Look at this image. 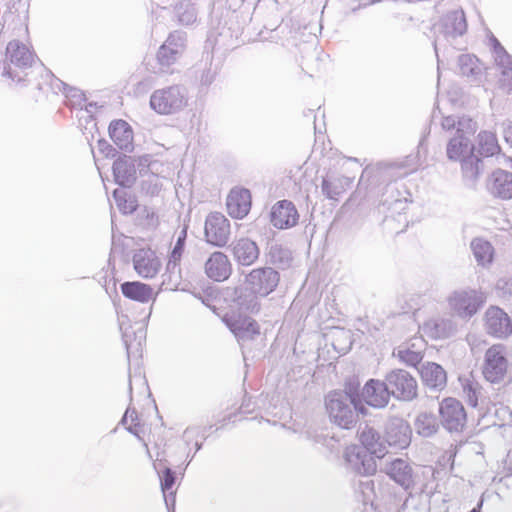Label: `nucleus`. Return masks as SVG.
<instances>
[{
  "label": "nucleus",
  "mask_w": 512,
  "mask_h": 512,
  "mask_svg": "<svg viewBox=\"0 0 512 512\" xmlns=\"http://www.w3.org/2000/svg\"><path fill=\"white\" fill-rule=\"evenodd\" d=\"M279 280V273L272 267L252 269L245 275L244 286L236 289L238 305L247 311H259L258 296L265 297L273 292Z\"/></svg>",
  "instance_id": "nucleus-1"
},
{
  "label": "nucleus",
  "mask_w": 512,
  "mask_h": 512,
  "mask_svg": "<svg viewBox=\"0 0 512 512\" xmlns=\"http://www.w3.org/2000/svg\"><path fill=\"white\" fill-rule=\"evenodd\" d=\"M441 127L447 132L455 131L447 144V157L452 161H461L473 154V145L470 137L477 130V123L469 116H445L442 118Z\"/></svg>",
  "instance_id": "nucleus-2"
},
{
  "label": "nucleus",
  "mask_w": 512,
  "mask_h": 512,
  "mask_svg": "<svg viewBox=\"0 0 512 512\" xmlns=\"http://www.w3.org/2000/svg\"><path fill=\"white\" fill-rule=\"evenodd\" d=\"M509 368L507 348L503 344H493L484 354L482 374L486 381L498 384L504 381Z\"/></svg>",
  "instance_id": "nucleus-3"
},
{
  "label": "nucleus",
  "mask_w": 512,
  "mask_h": 512,
  "mask_svg": "<svg viewBox=\"0 0 512 512\" xmlns=\"http://www.w3.org/2000/svg\"><path fill=\"white\" fill-rule=\"evenodd\" d=\"M354 400L347 394L331 392L325 400L330 420L344 429H350L356 422V415L351 408Z\"/></svg>",
  "instance_id": "nucleus-4"
},
{
  "label": "nucleus",
  "mask_w": 512,
  "mask_h": 512,
  "mask_svg": "<svg viewBox=\"0 0 512 512\" xmlns=\"http://www.w3.org/2000/svg\"><path fill=\"white\" fill-rule=\"evenodd\" d=\"M484 301L483 294L474 289L455 290L447 298L450 310L463 319L474 316Z\"/></svg>",
  "instance_id": "nucleus-5"
},
{
  "label": "nucleus",
  "mask_w": 512,
  "mask_h": 512,
  "mask_svg": "<svg viewBox=\"0 0 512 512\" xmlns=\"http://www.w3.org/2000/svg\"><path fill=\"white\" fill-rule=\"evenodd\" d=\"M441 423L449 432H462L467 421L466 411L455 398L444 399L439 406Z\"/></svg>",
  "instance_id": "nucleus-6"
},
{
  "label": "nucleus",
  "mask_w": 512,
  "mask_h": 512,
  "mask_svg": "<svg viewBox=\"0 0 512 512\" xmlns=\"http://www.w3.org/2000/svg\"><path fill=\"white\" fill-rule=\"evenodd\" d=\"M386 384L390 395L395 396L397 399L410 401L417 396V382L405 370L391 371L386 376Z\"/></svg>",
  "instance_id": "nucleus-7"
},
{
  "label": "nucleus",
  "mask_w": 512,
  "mask_h": 512,
  "mask_svg": "<svg viewBox=\"0 0 512 512\" xmlns=\"http://www.w3.org/2000/svg\"><path fill=\"white\" fill-rule=\"evenodd\" d=\"M6 57L10 64L4 69L3 74L10 77L12 80L17 79L18 81L21 80V77L16 74L12 65L17 68L26 69L31 67L35 61V56L30 49L18 40H12L8 43Z\"/></svg>",
  "instance_id": "nucleus-8"
},
{
  "label": "nucleus",
  "mask_w": 512,
  "mask_h": 512,
  "mask_svg": "<svg viewBox=\"0 0 512 512\" xmlns=\"http://www.w3.org/2000/svg\"><path fill=\"white\" fill-rule=\"evenodd\" d=\"M484 327L487 334L498 339H506L512 334V320L498 306H490L485 311Z\"/></svg>",
  "instance_id": "nucleus-9"
},
{
  "label": "nucleus",
  "mask_w": 512,
  "mask_h": 512,
  "mask_svg": "<svg viewBox=\"0 0 512 512\" xmlns=\"http://www.w3.org/2000/svg\"><path fill=\"white\" fill-rule=\"evenodd\" d=\"M223 321L239 342L252 340L260 333L257 322L248 316L231 312L223 317Z\"/></svg>",
  "instance_id": "nucleus-10"
},
{
  "label": "nucleus",
  "mask_w": 512,
  "mask_h": 512,
  "mask_svg": "<svg viewBox=\"0 0 512 512\" xmlns=\"http://www.w3.org/2000/svg\"><path fill=\"white\" fill-rule=\"evenodd\" d=\"M138 167L142 177V193L151 197L157 196L160 191L158 176L160 163L150 155H143L138 159Z\"/></svg>",
  "instance_id": "nucleus-11"
},
{
  "label": "nucleus",
  "mask_w": 512,
  "mask_h": 512,
  "mask_svg": "<svg viewBox=\"0 0 512 512\" xmlns=\"http://www.w3.org/2000/svg\"><path fill=\"white\" fill-rule=\"evenodd\" d=\"M344 459L348 466L360 475H372L376 472V463L373 458L364 453L357 445L346 447Z\"/></svg>",
  "instance_id": "nucleus-12"
},
{
  "label": "nucleus",
  "mask_w": 512,
  "mask_h": 512,
  "mask_svg": "<svg viewBox=\"0 0 512 512\" xmlns=\"http://www.w3.org/2000/svg\"><path fill=\"white\" fill-rule=\"evenodd\" d=\"M133 266L140 277L152 278L160 269V260L155 251L150 248H141L133 255Z\"/></svg>",
  "instance_id": "nucleus-13"
},
{
  "label": "nucleus",
  "mask_w": 512,
  "mask_h": 512,
  "mask_svg": "<svg viewBox=\"0 0 512 512\" xmlns=\"http://www.w3.org/2000/svg\"><path fill=\"white\" fill-rule=\"evenodd\" d=\"M489 193L503 200L512 199V173L497 169L487 179Z\"/></svg>",
  "instance_id": "nucleus-14"
},
{
  "label": "nucleus",
  "mask_w": 512,
  "mask_h": 512,
  "mask_svg": "<svg viewBox=\"0 0 512 512\" xmlns=\"http://www.w3.org/2000/svg\"><path fill=\"white\" fill-rule=\"evenodd\" d=\"M227 211L234 219H242L251 208L250 191L244 188H234L227 196Z\"/></svg>",
  "instance_id": "nucleus-15"
},
{
  "label": "nucleus",
  "mask_w": 512,
  "mask_h": 512,
  "mask_svg": "<svg viewBox=\"0 0 512 512\" xmlns=\"http://www.w3.org/2000/svg\"><path fill=\"white\" fill-rule=\"evenodd\" d=\"M439 31L445 37L455 38L463 35L467 30V22L464 11L455 9L445 14L439 23Z\"/></svg>",
  "instance_id": "nucleus-16"
},
{
  "label": "nucleus",
  "mask_w": 512,
  "mask_h": 512,
  "mask_svg": "<svg viewBox=\"0 0 512 512\" xmlns=\"http://www.w3.org/2000/svg\"><path fill=\"white\" fill-rule=\"evenodd\" d=\"M205 274L214 281H224L231 274V263L223 252L216 251L205 262Z\"/></svg>",
  "instance_id": "nucleus-17"
},
{
  "label": "nucleus",
  "mask_w": 512,
  "mask_h": 512,
  "mask_svg": "<svg viewBox=\"0 0 512 512\" xmlns=\"http://www.w3.org/2000/svg\"><path fill=\"white\" fill-rule=\"evenodd\" d=\"M361 395L368 405L376 408L385 407L390 398V392L387 384L374 379L369 380L365 384Z\"/></svg>",
  "instance_id": "nucleus-18"
},
{
  "label": "nucleus",
  "mask_w": 512,
  "mask_h": 512,
  "mask_svg": "<svg viewBox=\"0 0 512 512\" xmlns=\"http://www.w3.org/2000/svg\"><path fill=\"white\" fill-rule=\"evenodd\" d=\"M386 441L390 446L404 449L411 441V429L403 420H393L386 427Z\"/></svg>",
  "instance_id": "nucleus-19"
},
{
  "label": "nucleus",
  "mask_w": 512,
  "mask_h": 512,
  "mask_svg": "<svg viewBox=\"0 0 512 512\" xmlns=\"http://www.w3.org/2000/svg\"><path fill=\"white\" fill-rule=\"evenodd\" d=\"M113 174L116 183L122 187H130L136 180L135 161L124 155L113 163Z\"/></svg>",
  "instance_id": "nucleus-20"
},
{
  "label": "nucleus",
  "mask_w": 512,
  "mask_h": 512,
  "mask_svg": "<svg viewBox=\"0 0 512 512\" xmlns=\"http://www.w3.org/2000/svg\"><path fill=\"white\" fill-rule=\"evenodd\" d=\"M121 293L127 299L140 303H148L155 300L153 288L140 281H126L120 285Z\"/></svg>",
  "instance_id": "nucleus-21"
},
{
  "label": "nucleus",
  "mask_w": 512,
  "mask_h": 512,
  "mask_svg": "<svg viewBox=\"0 0 512 512\" xmlns=\"http://www.w3.org/2000/svg\"><path fill=\"white\" fill-rule=\"evenodd\" d=\"M187 103L185 90L178 86H170L162 90V114H171L181 110Z\"/></svg>",
  "instance_id": "nucleus-22"
},
{
  "label": "nucleus",
  "mask_w": 512,
  "mask_h": 512,
  "mask_svg": "<svg viewBox=\"0 0 512 512\" xmlns=\"http://www.w3.org/2000/svg\"><path fill=\"white\" fill-rule=\"evenodd\" d=\"M420 375L423 383L431 389L442 390L447 383L445 370L434 362H427L421 366Z\"/></svg>",
  "instance_id": "nucleus-23"
},
{
  "label": "nucleus",
  "mask_w": 512,
  "mask_h": 512,
  "mask_svg": "<svg viewBox=\"0 0 512 512\" xmlns=\"http://www.w3.org/2000/svg\"><path fill=\"white\" fill-rule=\"evenodd\" d=\"M259 253L257 244L247 238L239 239L233 246V256L243 266L252 265L258 259Z\"/></svg>",
  "instance_id": "nucleus-24"
},
{
  "label": "nucleus",
  "mask_w": 512,
  "mask_h": 512,
  "mask_svg": "<svg viewBox=\"0 0 512 512\" xmlns=\"http://www.w3.org/2000/svg\"><path fill=\"white\" fill-rule=\"evenodd\" d=\"M185 49V38L181 32L170 34L162 44V65L174 63Z\"/></svg>",
  "instance_id": "nucleus-25"
},
{
  "label": "nucleus",
  "mask_w": 512,
  "mask_h": 512,
  "mask_svg": "<svg viewBox=\"0 0 512 512\" xmlns=\"http://www.w3.org/2000/svg\"><path fill=\"white\" fill-rule=\"evenodd\" d=\"M109 135L121 150H131L133 143V131L126 121H113L109 126Z\"/></svg>",
  "instance_id": "nucleus-26"
},
{
  "label": "nucleus",
  "mask_w": 512,
  "mask_h": 512,
  "mask_svg": "<svg viewBox=\"0 0 512 512\" xmlns=\"http://www.w3.org/2000/svg\"><path fill=\"white\" fill-rule=\"evenodd\" d=\"M298 219V211L291 201L282 200L272 207L271 221L275 224H297Z\"/></svg>",
  "instance_id": "nucleus-27"
},
{
  "label": "nucleus",
  "mask_w": 512,
  "mask_h": 512,
  "mask_svg": "<svg viewBox=\"0 0 512 512\" xmlns=\"http://www.w3.org/2000/svg\"><path fill=\"white\" fill-rule=\"evenodd\" d=\"M359 439L366 450L378 458H382L386 453V447L381 441L379 433L372 427L365 426L359 434Z\"/></svg>",
  "instance_id": "nucleus-28"
},
{
  "label": "nucleus",
  "mask_w": 512,
  "mask_h": 512,
  "mask_svg": "<svg viewBox=\"0 0 512 512\" xmlns=\"http://www.w3.org/2000/svg\"><path fill=\"white\" fill-rule=\"evenodd\" d=\"M387 474L405 489H408L413 484L412 469L402 459L392 461L387 467Z\"/></svg>",
  "instance_id": "nucleus-29"
},
{
  "label": "nucleus",
  "mask_w": 512,
  "mask_h": 512,
  "mask_svg": "<svg viewBox=\"0 0 512 512\" xmlns=\"http://www.w3.org/2000/svg\"><path fill=\"white\" fill-rule=\"evenodd\" d=\"M352 182L353 179L346 176L324 178L321 189L328 199L338 200V197L351 186Z\"/></svg>",
  "instance_id": "nucleus-30"
},
{
  "label": "nucleus",
  "mask_w": 512,
  "mask_h": 512,
  "mask_svg": "<svg viewBox=\"0 0 512 512\" xmlns=\"http://www.w3.org/2000/svg\"><path fill=\"white\" fill-rule=\"evenodd\" d=\"M413 341L414 342L411 344V347H399L394 353V355H396L402 362L411 366L417 365L423 358L421 350V347L423 346V339L414 338Z\"/></svg>",
  "instance_id": "nucleus-31"
},
{
  "label": "nucleus",
  "mask_w": 512,
  "mask_h": 512,
  "mask_svg": "<svg viewBox=\"0 0 512 512\" xmlns=\"http://www.w3.org/2000/svg\"><path fill=\"white\" fill-rule=\"evenodd\" d=\"M458 65L463 76L476 81L482 75L483 67L479 60L472 55L462 54L458 58Z\"/></svg>",
  "instance_id": "nucleus-32"
},
{
  "label": "nucleus",
  "mask_w": 512,
  "mask_h": 512,
  "mask_svg": "<svg viewBox=\"0 0 512 512\" xmlns=\"http://www.w3.org/2000/svg\"><path fill=\"white\" fill-rule=\"evenodd\" d=\"M478 149L480 154L489 157L500 152L496 134L490 131H482L478 134Z\"/></svg>",
  "instance_id": "nucleus-33"
},
{
  "label": "nucleus",
  "mask_w": 512,
  "mask_h": 512,
  "mask_svg": "<svg viewBox=\"0 0 512 512\" xmlns=\"http://www.w3.org/2000/svg\"><path fill=\"white\" fill-rule=\"evenodd\" d=\"M204 234L207 243L215 247L225 246L230 239L229 226H205Z\"/></svg>",
  "instance_id": "nucleus-34"
},
{
  "label": "nucleus",
  "mask_w": 512,
  "mask_h": 512,
  "mask_svg": "<svg viewBox=\"0 0 512 512\" xmlns=\"http://www.w3.org/2000/svg\"><path fill=\"white\" fill-rule=\"evenodd\" d=\"M415 429L418 434L430 437L437 432L438 424L432 414L421 413L415 421Z\"/></svg>",
  "instance_id": "nucleus-35"
},
{
  "label": "nucleus",
  "mask_w": 512,
  "mask_h": 512,
  "mask_svg": "<svg viewBox=\"0 0 512 512\" xmlns=\"http://www.w3.org/2000/svg\"><path fill=\"white\" fill-rule=\"evenodd\" d=\"M460 162L462 163L464 177L471 181H476L483 169L481 159L471 154Z\"/></svg>",
  "instance_id": "nucleus-36"
},
{
  "label": "nucleus",
  "mask_w": 512,
  "mask_h": 512,
  "mask_svg": "<svg viewBox=\"0 0 512 512\" xmlns=\"http://www.w3.org/2000/svg\"><path fill=\"white\" fill-rule=\"evenodd\" d=\"M472 250L476 260L480 264L490 263L493 257V248L491 244L482 239H475L471 243Z\"/></svg>",
  "instance_id": "nucleus-37"
},
{
  "label": "nucleus",
  "mask_w": 512,
  "mask_h": 512,
  "mask_svg": "<svg viewBox=\"0 0 512 512\" xmlns=\"http://www.w3.org/2000/svg\"><path fill=\"white\" fill-rule=\"evenodd\" d=\"M423 329L433 338H444L451 332L452 325L444 320H429L424 324Z\"/></svg>",
  "instance_id": "nucleus-38"
},
{
  "label": "nucleus",
  "mask_w": 512,
  "mask_h": 512,
  "mask_svg": "<svg viewBox=\"0 0 512 512\" xmlns=\"http://www.w3.org/2000/svg\"><path fill=\"white\" fill-rule=\"evenodd\" d=\"M113 198L122 213L129 214L136 210L137 205L135 198L129 195L124 189H115Z\"/></svg>",
  "instance_id": "nucleus-39"
},
{
  "label": "nucleus",
  "mask_w": 512,
  "mask_h": 512,
  "mask_svg": "<svg viewBox=\"0 0 512 512\" xmlns=\"http://www.w3.org/2000/svg\"><path fill=\"white\" fill-rule=\"evenodd\" d=\"M175 13L180 23L189 25L196 21L197 13L189 0H184L175 6Z\"/></svg>",
  "instance_id": "nucleus-40"
},
{
  "label": "nucleus",
  "mask_w": 512,
  "mask_h": 512,
  "mask_svg": "<svg viewBox=\"0 0 512 512\" xmlns=\"http://www.w3.org/2000/svg\"><path fill=\"white\" fill-rule=\"evenodd\" d=\"M138 420L137 412L134 409L128 407L120 421L122 425H124L128 432L136 436L140 441H143L141 437L139 423L136 422Z\"/></svg>",
  "instance_id": "nucleus-41"
},
{
  "label": "nucleus",
  "mask_w": 512,
  "mask_h": 512,
  "mask_svg": "<svg viewBox=\"0 0 512 512\" xmlns=\"http://www.w3.org/2000/svg\"><path fill=\"white\" fill-rule=\"evenodd\" d=\"M186 229H182L180 232L177 242L171 252L169 261L167 263V269L171 270L173 273H175V270L177 269V264L181 258L183 247H184V241L186 239Z\"/></svg>",
  "instance_id": "nucleus-42"
},
{
  "label": "nucleus",
  "mask_w": 512,
  "mask_h": 512,
  "mask_svg": "<svg viewBox=\"0 0 512 512\" xmlns=\"http://www.w3.org/2000/svg\"><path fill=\"white\" fill-rule=\"evenodd\" d=\"M494 43L495 63L501 69V73L505 72V70L512 69V57L506 52L497 39H494Z\"/></svg>",
  "instance_id": "nucleus-43"
},
{
  "label": "nucleus",
  "mask_w": 512,
  "mask_h": 512,
  "mask_svg": "<svg viewBox=\"0 0 512 512\" xmlns=\"http://www.w3.org/2000/svg\"><path fill=\"white\" fill-rule=\"evenodd\" d=\"M132 241H133V238H131V237L125 236L123 234L117 235L114 230V226H112V242H113V244L120 242L123 245V247L128 248L131 246Z\"/></svg>",
  "instance_id": "nucleus-44"
},
{
  "label": "nucleus",
  "mask_w": 512,
  "mask_h": 512,
  "mask_svg": "<svg viewBox=\"0 0 512 512\" xmlns=\"http://www.w3.org/2000/svg\"><path fill=\"white\" fill-rule=\"evenodd\" d=\"M500 82L501 85L508 90V92H512V68L502 72Z\"/></svg>",
  "instance_id": "nucleus-45"
},
{
  "label": "nucleus",
  "mask_w": 512,
  "mask_h": 512,
  "mask_svg": "<svg viewBox=\"0 0 512 512\" xmlns=\"http://www.w3.org/2000/svg\"><path fill=\"white\" fill-rule=\"evenodd\" d=\"M226 221L225 216L220 212L210 213L205 221V224H221Z\"/></svg>",
  "instance_id": "nucleus-46"
},
{
  "label": "nucleus",
  "mask_w": 512,
  "mask_h": 512,
  "mask_svg": "<svg viewBox=\"0 0 512 512\" xmlns=\"http://www.w3.org/2000/svg\"><path fill=\"white\" fill-rule=\"evenodd\" d=\"M164 473H165V479H164V485H162V492L164 491V489H170L175 482L174 473L171 471L170 468H166Z\"/></svg>",
  "instance_id": "nucleus-47"
},
{
  "label": "nucleus",
  "mask_w": 512,
  "mask_h": 512,
  "mask_svg": "<svg viewBox=\"0 0 512 512\" xmlns=\"http://www.w3.org/2000/svg\"><path fill=\"white\" fill-rule=\"evenodd\" d=\"M464 392L467 394L469 403L472 406H476L477 405V397H476V392L472 388V386L471 385L465 386L464 387Z\"/></svg>",
  "instance_id": "nucleus-48"
},
{
  "label": "nucleus",
  "mask_w": 512,
  "mask_h": 512,
  "mask_svg": "<svg viewBox=\"0 0 512 512\" xmlns=\"http://www.w3.org/2000/svg\"><path fill=\"white\" fill-rule=\"evenodd\" d=\"M152 87V83L150 80H145V81H142L140 82L137 87H136V94L137 95H142V94H145L146 92H148Z\"/></svg>",
  "instance_id": "nucleus-49"
},
{
  "label": "nucleus",
  "mask_w": 512,
  "mask_h": 512,
  "mask_svg": "<svg viewBox=\"0 0 512 512\" xmlns=\"http://www.w3.org/2000/svg\"><path fill=\"white\" fill-rule=\"evenodd\" d=\"M134 383H138L139 385L142 386V388L144 389H147L148 387L146 386V382L145 380L141 377V376H138V377H129V390H130V397L132 398V390H133V384Z\"/></svg>",
  "instance_id": "nucleus-50"
},
{
  "label": "nucleus",
  "mask_w": 512,
  "mask_h": 512,
  "mask_svg": "<svg viewBox=\"0 0 512 512\" xmlns=\"http://www.w3.org/2000/svg\"><path fill=\"white\" fill-rule=\"evenodd\" d=\"M98 146L101 152L105 153L106 156L114 155L113 152L115 151L114 148L109 145L106 141L101 140L98 142Z\"/></svg>",
  "instance_id": "nucleus-51"
},
{
  "label": "nucleus",
  "mask_w": 512,
  "mask_h": 512,
  "mask_svg": "<svg viewBox=\"0 0 512 512\" xmlns=\"http://www.w3.org/2000/svg\"><path fill=\"white\" fill-rule=\"evenodd\" d=\"M503 135L505 141L512 146V122H507L504 124Z\"/></svg>",
  "instance_id": "nucleus-52"
},
{
  "label": "nucleus",
  "mask_w": 512,
  "mask_h": 512,
  "mask_svg": "<svg viewBox=\"0 0 512 512\" xmlns=\"http://www.w3.org/2000/svg\"><path fill=\"white\" fill-rule=\"evenodd\" d=\"M150 107L156 112L158 111V107H160V96L158 95V91H154L150 97Z\"/></svg>",
  "instance_id": "nucleus-53"
},
{
  "label": "nucleus",
  "mask_w": 512,
  "mask_h": 512,
  "mask_svg": "<svg viewBox=\"0 0 512 512\" xmlns=\"http://www.w3.org/2000/svg\"><path fill=\"white\" fill-rule=\"evenodd\" d=\"M153 468L156 471L158 477L160 478V470L158 469V466H157L156 462L153 463Z\"/></svg>",
  "instance_id": "nucleus-54"
},
{
  "label": "nucleus",
  "mask_w": 512,
  "mask_h": 512,
  "mask_svg": "<svg viewBox=\"0 0 512 512\" xmlns=\"http://www.w3.org/2000/svg\"><path fill=\"white\" fill-rule=\"evenodd\" d=\"M144 446L147 448V453L150 454L148 447H147V443L144 442ZM149 456L151 457V455H149Z\"/></svg>",
  "instance_id": "nucleus-55"
},
{
  "label": "nucleus",
  "mask_w": 512,
  "mask_h": 512,
  "mask_svg": "<svg viewBox=\"0 0 512 512\" xmlns=\"http://www.w3.org/2000/svg\"><path fill=\"white\" fill-rule=\"evenodd\" d=\"M470 512H479V511H478L477 509H475V508H474V509H473V510H471Z\"/></svg>",
  "instance_id": "nucleus-56"
}]
</instances>
